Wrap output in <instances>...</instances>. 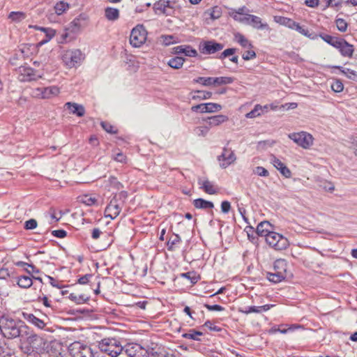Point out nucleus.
<instances>
[{
	"mask_svg": "<svg viewBox=\"0 0 357 357\" xmlns=\"http://www.w3.org/2000/svg\"><path fill=\"white\" fill-rule=\"evenodd\" d=\"M28 327L20 320H15L8 315L0 318V331L3 337L14 339L27 334Z\"/></svg>",
	"mask_w": 357,
	"mask_h": 357,
	"instance_id": "obj_1",
	"label": "nucleus"
},
{
	"mask_svg": "<svg viewBox=\"0 0 357 357\" xmlns=\"http://www.w3.org/2000/svg\"><path fill=\"white\" fill-rule=\"evenodd\" d=\"M288 275L287 262L283 259L275 261L272 272L266 273V278L271 282L279 283L285 280Z\"/></svg>",
	"mask_w": 357,
	"mask_h": 357,
	"instance_id": "obj_2",
	"label": "nucleus"
},
{
	"mask_svg": "<svg viewBox=\"0 0 357 357\" xmlns=\"http://www.w3.org/2000/svg\"><path fill=\"white\" fill-rule=\"evenodd\" d=\"M84 59V55L77 49L64 50L61 55L63 65L68 69L77 68Z\"/></svg>",
	"mask_w": 357,
	"mask_h": 357,
	"instance_id": "obj_3",
	"label": "nucleus"
},
{
	"mask_svg": "<svg viewBox=\"0 0 357 357\" xmlns=\"http://www.w3.org/2000/svg\"><path fill=\"white\" fill-rule=\"evenodd\" d=\"M265 241L270 248L276 251L285 250L290 245L287 237L275 231L271 232L265 238Z\"/></svg>",
	"mask_w": 357,
	"mask_h": 357,
	"instance_id": "obj_4",
	"label": "nucleus"
},
{
	"mask_svg": "<svg viewBox=\"0 0 357 357\" xmlns=\"http://www.w3.org/2000/svg\"><path fill=\"white\" fill-rule=\"evenodd\" d=\"M98 347L102 352L112 357H116L123 350V347L119 341L114 338H105L99 342Z\"/></svg>",
	"mask_w": 357,
	"mask_h": 357,
	"instance_id": "obj_5",
	"label": "nucleus"
},
{
	"mask_svg": "<svg viewBox=\"0 0 357 357\" xmlns=\"http://www.w3.org/2000/svg\"><path fill=\"white\" fill-rule=\"evenodd\" d=\"M61 93V88L56 85L46 87H37L31 90V96L34 98L52 99Z\"/></svg>",
	"mask_w": 357,
	"mask_h": 357,
	"instance_id": "obj_6",
	"label": "nucleus"
},
{
	"mask_svg": "<svg viewBox=\"0 0 357 357\" xmlns=\"http://www.w3.org/2000/svg\"><path fill=\"white\" fill-rule=\"evenodd\" d=\"M148 32L144 25L137 24L130 35V43L133 47H140L146 41Z\"/></svg>",
	"mask_w": 357,
	"mask_h": 357,
	"instance_id": "obj_7",
	"label": "nucleus"
},
{
	"mask_svg": "<svg viewBox=\"0 0 357 357\" xmlns=\"http://www.w3.org/2000/svg\"><path fill=\"white\" fill-rule=\"evenodd\" d=\"M68 351L72 357H93L91 348L80 342H74L70 344Z\"/></svg>",
	"mask_w": 357,
	"mask_h": 357,
	"instance_id": "obj_8",
	"label": "nucleus"
},
{
	"mask_svg": "<svg viewBox=\"0 0 357 357\" xmlns=\"http://www.w3.org/2000/svg\"><path fill=\"white\" fill-rule=\"evenodd\" d=\"M274 22L276 23L287 26L289 29L296 30L301 34L310 37L309 31L301 26L298 23L294 21L292 19L283 17V16H274Z\"/></svg>",
	"mask_w": 357,
	"mask_h": 357,
	"instance_id": "obj_9",
	"label": "nucleus"
},
{
	"mask_svg": "<svg viewBox=\"0 0 357 357\" xmlns=\"http://www.w3.org/2000/svg\"><path fill=\"white\" fill-rule=\"evenodd\" d=\"M289 137L303 149H309L314 142L312 135L306 132L291 133Z\"/></svg>",
	"mask_w": 357,
	"mask_h": 357,
	"instance_id": "obj_10",
	"label": "nucleus"
},
{
	"mask_svg": "<svg viewBox=\"0 0 357 357\" xmlns=\"http://www.w3.org/2000/svg\"><path fill=\"white\" fill-rule=\"evenodd\" d=\"M125 351L128 357H149L148 350L137 343L128 344Z\"/></svg>",
	"mask_w": 357,
	"mask_h": 357,
	"instance_id": "obj_11",
	"label": "nucleus"
},
{
	"mask_svg": "<svg viewBox=\"0 0 357 357\" xmlns=\"http://www.w3.org/2000/svg\"><path fill=\"white\" fill-rule=\"evenodd\" d=\"M223 48V44L217 43L215 40L204 41L199 46L200 52L204 54H213L221 51Z\"/></svg>",
	"mask_w": 357,
	"mask_h": 357,
	"instance_id": "obj_12",
	"label": "nucleus"
},
{
	"mask_svg": "<svg viewBox=\"0 0 357 357\" xmlns=\"http://www.w3.org/2000/svg\"><path fill=\"white\" fill-rule=\"evenodd\" d=\"M36 70L26 66H21L17 69V78L20 82H30L36 79Z\"/></svg>",
	"mask_w": 357,
	"mask_h": 357,
	"instance_id": "obj_13",
	"label": "nucleus"
},
{
	"mask_svg": "<svg viewBox=\"0 0 357 357\" xmlns=\"http://www.w3.org/2000/svg\"><path fill=\"white\" fill-rule=\"evenodd\" d=\"M153 10L156 15H171L173 13V6L169 0H159L153 4Z\"/></svg>",
	"mask_w": 357,
	"mask_h": 357,
	"instance_id": "obj_14",
	"label": "nucleus"
},
{
	"mask_svg": "<svg viewBox=\"0 0 357 357\" xmlns=\"http://www.w3.org/2000/svg\"><path fill=\"white\" fill-rule=\"evenodd\" d=\"M236 158L234 152L229 149L225 148L220 155L218 156L220 166L222 168H227L230 165L234 163Z\"/></svg>",
	"mask_w": 357,
	"mask_h": 357,
	"instance_id": "obj_15",
	"label": "nucleus"
},
{
	"mask_svg": "<svg viewBox=\"0 0 357 357\" xmlns=\"http://www.w3.org/2000/svg\"><path fill=\"white\" fill-rule=\"evenodd\" d=\"M121 211V206L116 199H112L105 210V217L115 219Z\"/></svg>",
	"mask_w": 357,
	"mask_h": 357,
	"instance_id": "obj_16",
	"label": "nucleus"
},
{
	"mask_svg": "<svg viewBox=\"0 0 357 357\" xmlns=\"http://www.w3.org/2000/svg\"><path fill=\"white\" fill-rule=\"evenodd\" d=\"M335 48L340 51L341 55L344 57L351 58L353 56L354 45L349 44L343 38H340Z\"/></svg>",
	"mask_w": 357,
	"mask_h": 357,
	"instance_id": "obj_17",
	"label": "nucleus"
},
{
	"mask_svg": "<svg viewBox=\"0 0 357 357\" xmlns=\"http://www.w3.org/2000/svg\"><path fill=\"white\" fill-rule=\"evenodd\" d=\"M271 162L285 178H290L291 176L290 169L279 158L272 155Z\"/></svg>",
	"mask_w": 357,
	"mask_h": 357,
	"instance_id": "obj_18",
	"label": "nucleus"
},
{
	"mask_svg": "<svg viewBox=\"0 0 357 357\" xmlns=\"http://www.w3.org/2000/svg\"><path fill=\"white\" fill-rule=\"evenodd\" d=\"M199 188L208 195H215L218 192V188L214 183L207 178H200L198 179Z\"/></svg>",
	"mask_w": 357,
	"mask_h": 357,
	"instance_id": "obj_19",
	"label": "nucleus"
},
{
	"mask_svg": "<svg viewBox=\"0 0 357 357\" xmlns=\"http://www.w3.org/2000/svg\"><path fill=\"white\" fill-rule=\"evenodd\" d=\"M64 107L70 111V113L79 117L85 114V108L83 105L76 102H68L65 103Z\"/></svg>",
	"mask_w": 357,
	"mask_h": 357,
	"instance_id": "obj_20",
	"label": "nucleus"
},
{
	"mask_svg": "<svg viewBox=\"0 0 357 357\" xmlns=\"http://www.w3.org/2000/svg\"><path fill=\"white\" fill-rule=\"evenodd\" d=\"M174 52L176 54H183L186 56L196 57L198 55L197 51L190 45H178L174 47Z\"/></svg>",
	"mask_w": 357,
	"mask_h": 357,
	"instance_id": "obj_21",
	"label": "nucleus"
},
{
	"mask_svg": "<svg viewBox=\"0 0 357 357\" xmlns=\"http://www.w3.org/2000/svg\"><path fill=\"white\" fill-rule=\"evenodd\" d=\"M229 118L226 115L218 114L209 116L206 119L207 125L209 128L219 126L220 125L227 122Z\"/></svg>",
	"mask_w": 357,
	"mask_h": 357,
	"instance_id": "obj_22",
	"label": "nucleus"
},
{
	"mask_svg": "<svg viewBox=\"0 0 357 357\" xmlns=\"http://www.w3.org/2000/svg\"><path fill=\"white\" fill-rule=\"evenodd\" d=\"M328 67L338 69L340 71V73L345 75L348 79L357 82V71L340 66H328Z\"/></svg>",
	"mask_w": 357,
	"mask_h": 357,
	"instance_id": "obj_23",
	"label": "nucleus"
},
{
	"mask_svg": "<svg viewBox=\"0 0 357 357\" xmlns=\"http://www.w3.org/2000/svg\"><path fill=\"white\" fill-rule=\"evenodd\" d=\"M222 14V8L218 6H215L204 12L206 19H211L215 20L219 19Z\"/></svg>",
	"mask_w": 357,
	"mask_h": 357,
	"instance_id": "obj_24",
	"label": "nucleus"
},
{
	"mask_svg": "<svg viewBox=\"0 0 357 357\" xmlns=\"http://www.w3.org/2000/svg\"><path fill=\"white\" fill-rule=\"evenodd\" d=\"M80 202L86 206H91L98 205V196L92 194H85L79 197Z\"/></svg>",
	"mask_w": 357,
	"mask_h": 357,
	"instance_id": "obj_25",
	"label": "nucleus"
},
{
	"mask_svg": "<svg viewBox=\"0 0 357 357\" xmlns=\"http://www.w3.org/2000/svg\"><path fill=\"white\" fill-rule=\"evenodd\" d=\"M271 225L268 221H263L258 224L256 229L257 234L265 238L272 232L273 231L269 230Z\"/></svg>",
	"mask_w": 357,
	"mask_h": 357,
	"instance_id": "obj_26",
	"label": "nucleus"
},
{
	"mask_svg": "<svg viewBox=\"0 0 357 357\" xmlns=\"http://www.w3.org/2000/svg\"><path fill=\"white\" fill-rule=\"evenodd\" d=\"M234 40L238 43L244 49H252L253 45L252 43L242 33H234Z\"/></svg>",
	"mask_w": 357,
	"mask_h": 357,
	"instance_id": "obj_27",
	"label": "nucleus"
},
{
	"mask_svg": "<svg viewBox=\"0 0 357 357\" xmlns=\"http://www.w3.org/2000/svg\"><path fill=\"white\" fill-rule=\"evenodd\" d=\"M181 243V238L178 234H173L169 237L167 246L168 250L174 251L177 248H178L180 244Z\"/></svg>",
	"mask_w": 357,
	"mask_h": 357,
	"instance_id": "obj_28",
	"label": "nucleus"
},
{
	"mask_svg": "<svg viewBox=\"0 0 357 357\" xmlns=\"http://www.w3.org/2000/svg\"><path fill=\"white\" fill-rule=\"evenodd\" d=\"M250 18H251L250 25L253 28L261 30L269 29L268 24L266 22L263 23L259 17L252 15Z\"/></svg>",
	"mask_w": 357,
	"mask_h": 357,
	"instance_id": "obj_29",
	"label": "nucleus"
},
{
	"mask_svg": "<svg viewBox=\"0 0 357 357\" xmlns=\"http://www.w3.org/2000/svg\"><path fill=\"white\" fill-rule=\"evenodd\" d=\"M22 317L25 320L32 323L40 328H43L45 325L43 321L37 318L33 314L22 312Z\"/></svg>",
	"mask_w": 357,
	"mask_h": 357,
	"instance_id": "obj_30",
	"label": "nucleus"
},
{
	"mask_svg": "<svg viewBox=\"0 0 357 357\" xmlns=\"http://www.w3.org/2000/svg\"><path fill=\"white\" fill-rule=\"evenodd\" d=\"M105 16L109 21H115L119 17V10L112 7L105 9Z\"/></svg>",
	"mask_w": 357,
	"mask_h": 357,
	"instance_id": "obj_31",
	"label": "nucleus"
},
{
	"mask_svg": "<svg viewBox=\"0 0 357 357\" xmlns=\"http://www.w3.org/2000/svg\"><path fill=\"white\" fill-rule=\"evenodd\" d=\"M234 78L231 77H212V85L221 86L233 83Z\"/></svg>",
	"mask_w": 357,
	"mask_h": 357,
	"instance_id": "obj_32",
	"label": "nucleus"
},
{
	"mask_svg": "<svg viewBox=\"0 0 357 357\" xmlns=\"http://www.w3.org/2000/svg\"><path fill=\"white\" fill-rule=\"evenodd\" d=\"M193 204H194V206L197 208L206 209V208H213L214 207L213 202L206 201L202 198L195 199Z\"/></svg>",
	"mask_w": 357,
	"mask_h": 357,
	"instance_id": "obj_33",
	"label": "nucleus"
},
{
	"mask_svg": "<svg viewBox=\"0 0 357 357\" xmlns=\"http://www.w3.org/2000/svg\"><path fill=\"white\" fill-rule=\"evenodd\" d=\"M34 29H36V30H40V31H43V32H44L45 33V36H46L47 38L45 40H42L40 42L41 44H44V43H47L56 34V31L54 29H50V28H44V27H40V26H35Z\"/></svg>",
	"mask_w": 357,
	"mask_h": 357,
	"instance_id": "obj_34",
	"label": "nucleus"
},
{
	"mask_svg": "<svg viewBox=\"0 0 357 357\" xmlns=\"http://www.w3.org/2000/svg\"><path fill=\"white\" fill-rule=\"evenodd\" d=\"M212 93L211 91L197 90L194 92L192 99L195 100H202L211 98Z\"/></svg>",
	"mask_w": 357,
	"mask_h": 357,
	"instance_id": "obj_35",
	"label": "nucleus"
},
{
	"mask_svg": "<svg viewBox=\"0 0 357 357\" xmlns=\"http://www.w3.org/2000/svg\"><path fill=\"white\" fill-rule=\"evenodd\" d=\"M185 59L181 56H175L168 61V66L174 69H180L183 66Z\"/></svg>",
	"mask_w": 357,
	"mask_h": 357,
	"instance_id": "obj_36",
	"label": "nucleus"
},
{
	"mask_svg": "<svg viewBox=\"0 0 357 357\" xmlns=\"http://www.w3.org/2000/svg\"><path fill=\"white\" fill-rule=\"evenodd\" d=\"M17 284L20 287L26 289L32 285L33 281L29 276L22 275L17 278Z\"/></svg>",
	"mask_w": 357,
	"mask_h": 357,
	"instance_id": "obj_37",
	"label": "nucleus"
},
{
	"mask_svg": "<svg viewBox=\"0 0 357 357\" xmlns=\"http://www.w3.org/2000/svg\"><path fill=\"white\" fill-rule=\"evenodd\" d=\"M319 37L324 41H325L326 43H327L328 44H329L330 45L333 46L335 48L336 45H337L339 40H340V38H339L332 36L331 35L325 34V33L319 34Z\"/></svg>",
	"mask_w": 357,
	"mask_h": 357,
	"instance_id": "obj_38",
	"label": "nucleus"
},
{
	"mask_svg": "<svg viewBox=\"0 0 357 357\" xmlns=\"http://www.w3.org/2000/svg\"><path fill=\"white\" fill-rule=\"evenodd\" d=\"M8 18L15 22H20L26 18V14L21 11H13L8 15Z\"/></svg>",
	"mask_w": 357,
	"mask_h": 357,
	"instance_id": "obj_39",
	"label": "nucleus"
},
{
	"mask_svg": "<svg viewBox=\"0 0 357 357\" xmlns=\"http://www.w3.org/2000/svg\"><path fill=\"white\" fill-rule=\"evenodd\" d=\"M69 298L77 304L85 303L89 300V297H85L84 295L78 296L73 293L69 295Z\"/></svg>",
	"mask_w": 357,
	"mask_h": 357,
	"instance_id": "obj_40",
	"label": "nucleus"
},
{
	"mask_svg": "<svg viewBox=\"0 0 357 357\" xmlns=\"http://www.w3.org/2000/svg\"><path fill=\"white\" fill-rule=\"evenodd\" d=\"M263 111V107L261 105H256L254 109L250 112L247 113L245 116L248 119H253L261 115V112Z\"/></svg>",
	"mask_w": 357,
	"mask_h": 357,
	"instance_id": "obj_41",
	"label": "nucleus"
},
{
	"mask_svg": "<svg viewBox=\"0 0 357 357\" xmlns=\"http://www.w3.org/2000/svg\"><path fill=\"white\" fill-rule=\"evenodd\" d=\"M222 109V105L215 102L206 103L205 113H213L219 112Z\"/></svg>",
	"mask_w": 357,
	"mask_h": 357,
	"instance_id": "obj_42",
	"label": "nucleus"
},
{
	"mask_svg": "<svg viewBox=\"0 0 357 357\" xmlns=\"http://www.w3.org/2000/svg\"><path fill=\"white\" fill-rule=\"evenodd\" d=\"M181 277L188 279L192 284H196L199 280V275L195 272H187L181 274Z\"/></svg>",
	"mask_w": 357,
	"mask_h": 357,
	"instance_id": "obj_43",
	"label": "nucleus"
},
{
	"mask_svg": "<svg viewBox=\"0 0 357 357\" xmlns=\"http://www.w3.org/2000/svg\"><path fill=\"white\" fill-rule=\"evenodd\" d=\"M331 89L335 93H340L344 90V84L339 79H335L331 84Z\"/></svg>",
	"mask_w": 357,
	"mask_h": 357,
	"instance_id": "obj_44",
	"label": "nucleus"
},
{
	"mask_svg": "<svg viewBox=\"0 0 357 357\" xmlns=\"http://www.w3.org/2000/svg\"><path fill=\"white\" fill-rule=\"evenodd\" d=\"M100 125L103 130H105L107 132L110 134H116L117 133V129L112 126L110 123L107 121H102L100 123Z\"/></svg>",
	"mask_w": 357,
	"mask_h": 357,
	"instance_id": "obj_45",
	"label": "nucleus"
},
{
	"mask_svg": "<svg viewBox=\"0 0 357 357\" xmlns=\"http://www.w3.org/2000/svg\"><path fill=\"white\" fill-rule=\"evenodd\" d=\"M195 83L200 84L205 86H212V77H199L193 80Z\"/></svg>",
	"mask_w": 357,
	"mask_h": 357,
	"instance_id": "obj_46",
	"label": "nucleus"
},
{
	"mask_svg": "<svg viewBox=\"0 0 357 357\" xmlns=\"http://www.w3.org/2000/svg\"><path fill=\"white\" fill-rule=\"evenodd\" d=\"M202 332L190 330L188 333L184 334L183 337L194 340H199V336H202Z\"/></svg>",
	"mask_w": 357,
	"mask_h": 357,
	"instance_id": "obj_47",
	"label": "nucleus"
},
{
	"mask_svg": "<svg viewBox=\"0 0 357 357\" xmlns=\"http://www.w3.org/2000/svg\"><path fill=\"white\" fill-rule=\"evenodd\" d=\"M335 24L338 31L345 32L347 30L348 24L345 20L342 18H337L335 20Z\"/></svg>",
	"mask_w": 357,
	"mask_h": 357,
	"instance_id": "obj_48",
	"label": "nucleus"
},
{
	"mask_svg": "<svg viewBox=\"0 0 357 357\" xmlns=\"http://www.w3.org/2000/svg\"><path fill=\"white\" fill-rule=\"evenodd\" d=\"M68 8V5L63 1L57 3L54 6L55 13L57 15H61Z\"/></svg>",
	"mask_w": 357,
	"mask_h": 357,
	"instance_id": "obj_49",
	"label": "nucleus"
},
{
	"mask_svg": "<svg viewBox=\"0 0 357 357\" xmlns=\"http://www.w3.org/2000/svg\"><path fill=\"white\" fill-rule=\"evenodd\" d=\"M252 15H250V14H245L242 16H236L234 15V20L235 21H237L238 22H241V23H244V24H250V20L251 18H250V17H252Z\"/></svg>",
	"mask_w": 357,
	"mask_h": 357,
	"instance_id": "obj_50",
	"label": "nucleus"
},
{
	"mask_svg": "<svg viewBox=\"0 0 357 357\" xmlns=\"http://www.w3.org/2000/svg\"><path fill=\"white\" fill-rule=\"evenodd\" d=\"M202 328H207L211 331H215L219 332L221 331V328L215 325V324L211 321H206L204 325L202 326Z\"/></svg>",
	"mask_w": 357,
	"mask_h": 357,
	"instance_id": "obj_51",
	"label": "nucleus"
},
{
	"mask_svg": "<svg viewBox=\"0 0 357 357\" xmlns=\"http://www.w3.org/2000/svg\"><path fill=\"white\" fill-rule=\"evenodd\" d=\"M112 158L114 160L118 162H121L122 164H126L128 160L127 156L122 152L117 153L116 155L113 156Z\"/></svg>",
	"mask_w": 357,
	"mask_h": 357,
	"instance_id": "obj_52",
	"label": "nucleus"
},
{
	"mask_svg": "<svg viewBox=\"0 0 357 357\" xmlns=\"http://www.w3.org/2000/svg\"><path fill=\"white\" fill-rule=\"evenodd\" d=\"M238 311L243 314L259 313L258 306H250L245 308H240Z\"/></svg>",
	"mask_w": 357,
	"mask_h": 357,
	"instance_id": "obj_53",
	"label": "nucleus"
},
{
	"mask_svg": "<svg viewBox=\"0 0 357 357\" xmlns=\"http://www.w3.org/2000/svg\"><path fill=\"white\" fill-rule=\"evenodd\" d=\"M257 54L252 49H247V50L243 54L242 57L245 61H249L256 58Z\"/></svg>",
	"mask_w": 357,
	"mask_h": 357,
	"instance_id": "obj_54",
	"label": "nucleus"
},
{
	"mask_svg": "<svg viewBox=\"0 0 357 357\" xmlns=\"http://www.w3.org/2000/svg\"><path fill=\"white\" fill-rule=\"evenodd\" d=\"M246 10H247V8L245 6H242L241 8H238V9L232 10L229 13V15L234 19V15H236V16H242V15L246 14L245 13Z\"/></svg>",
	"mask_w": 357,
	"mask_h": 357,
	"instance_id": "obj_55",
	"label": "nucleus"
},
{
	"mask_svg": "<svg viewBox=\"0 0 357 357\" xmlns=\"http://www.w3.org/2000/svg\"><path fill=\"white\" fill-rule=\"evenodd\" d=\"M236 50L235 48H228L225 50L220 55L218 56L219 59L223 60L226 57L231 56L236 53Z\"/></svg>",
	"mask_w": 357,
	"mask_h": 357,
	"instance_id": "obj_56",
	"label": "nucleus"
},
{
	"mask_svg": "<svg viewBox=\"0 0 357 357\" xmlns=\"http://www.w3.org/2000/svg\"><path fill=\"white\" fill-rule=\"evenodd\" d=\"M108 182L109 183V187L116 188L117 190H119L122 187L121 183L114 176H110L108 179Z\"/></svg>",
	"mask_w": 357,
	"mask_h": 357,
	"instance_id": "obj_57",
	"label": "nucleus"
},
{
	"mask_svg": "<svg viewBox=\"0 0 357 357\" xmlns=\"http://www.w3.org/2000/svg\"><path fill=\"white\" fill-rule=\"evenodd\" d=\"M14 264L16 266H20V267L24 268V269L29 274L31 273V271L28 269V268H31L32 270H33L35 268V267L33 265L29 264L26 262L22 261H15V262H14Z\"/></svg>",
	"mask_w": 357,
	"mask_h": 357,
	"instance_id": "obj_58",
	"label": "nucleus"
},
{
	"mask_svg": "<svg viewBox=\"0 0 357 357\" xmlns=\"http://www.w3.org/2000/svg\"><path fill=\"white\" fill-rule=\"evenodd\" d=\"M38 223L35 219H30L25 222L24 228L26 229H33L37 227Z\"/></svg>",
	"mask_w": 357,
	"mask_h": 357,
	"instance_id": "obj_59",
	"label": "nucleus"
},
{
	"mask_svg": "<svg viewBox=\"0 0 357 357\" xmlns=\"http://www.w3.org/2000/svg\"><path fill=\"white\" fill-rule=\"evenodd\" d=\"M204 307H206L209 311H223L225 310V307L220 305H209V304H204Z\"/></svg>",
	"mask_w": 357,
	"mask_h": 357,
	"instance_id": "obj_60",
	"label": "nucleus"
},
{
	"mask_svg": "<svg viewBox=\"0 0 357 357\" xmlns=\"http://www.w3.org/2000/svg\"><path fill=\"white\" fill-rule=\"evenodd\" d=\"M255 172L260 176H268L269 174L268 170L263 167H257Z\"/></svg>",
	"mask_w": 357,
	"mask_h": 357,
	"instance_id": "obj_61",
	"label": "nucleus"
},
{
	"mask_svg": "<svg viewBox=\"0 0 357 357\" xmlns=\"http://www.w3.org/2000/svg\"><path fill=\"white\" fill-rule=\"evenodd\" d=\"M92 278V275L91 274H86L82 277H80L78 280H77V282L80 284H86L90 279Z\"/></svg>",
	"mask_w": 357,
	"mask_h": 357,
	"instance_id": "obj_62",
	"label": "nucleus"
},
{
	"mask_svg": "<svg viewBox=\"0 0 357 357\" xmlns=\"http://www.w3.org/2000/svg\"><path fill=\"white\" fill-rule=\"evenodd\" d=\"M52 234L57 238H64L67 235V232L63 229H57L52 231Z\"/></svg>",
	"mask_w": 357,
	"mask_h": 357,
	"instance_id": "obj_63",
	"label": "nucleus"
},
{
	"mask_svg": "<svg viewBox=\"0 0 357 357\" xmlns=\"http://www.w3.org/2000/svg\"><path fill=\"white\" fill-rule=\"evenodd\" d=\"M231 209V204L228 201H223L221 203V211L224 213H227Z\"/></svg>",
	"mask_w": 357,
	"mask_h": 357,
	"instance_id": "obj_64",
	"label": "nucleus"
}]
</instances>
